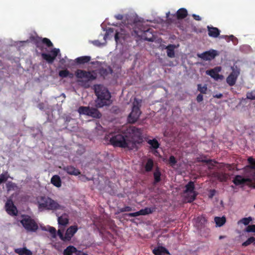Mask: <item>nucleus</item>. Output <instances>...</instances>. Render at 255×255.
I'll list each match as a JSON object with an SVG mask.
<instances>
[{
	"label": "nucleus",
	"mask_w": 255,
	"mask_h": 255,
	"mask_svg": "<svg viewBox=\"0 0 255 255\" xmlns=\"http://www.w3.org/2000/svg\"><path fill=\"white\" fill-rule=\"evenodd\" d=\"M95 93L97 97L96 101L97 108H102L111 104V95L107 88L100 85H96L95 87Z\"/></svg>",
	"instance_id": "f257e3e1"
},
{
	"label": "nucleus",
	"mask_w": 255,
	"mask_h": 255,
	"mask_svg": "<svg viewBox=\"0 0 255 255\" xmlns=\"http://www.w3.org/2000/svg\"><path fill=\"white\" fill-rule=\"evenodd\" d=\"M139 102L136 99H134L133 103V107L131 113L128 116V123L133 124L138 119L141 111L139 109Z\"/></svg>",
	"instance_id": "6e6552de"
},
{
	"label": "nucleus",
	"mask_w": 255,
	"mask_h": 255,
	"mask_svg": "<svg viewBox=\"0 0 255 255\" xmlns=\"http://www.w3.org/2000/svg\"><path fill=\"white\" fill-rule=\"evenodd\" d=\"M207 87L206 85H204L202 86L201 84H199L197 85V90L199 91L201 94H205L207 91Z\"/></svg>",
	"instance_id": "f704fd0d"
},
{
	"label": "nucleus",
	"mask_w": 255,
	"mask_h": 255,
	"mask_svg": "<svg viewBox=\"0 0 255 255\" xmlns=\"http://www.w3.org/2000/svg\"><path fill=\"white\" fill-rule=\"evenodd\" d=\"M61 56L60 49L58 48H53L50 53H42L41 55L42 58L49 64L53 63L56 57L59 55Z\"/></svg>",
	"instance_id": "9b49d317"
},
{
	"label": "nucleus",
	"mask_w": 255,
	"mask_h": 255,
	"mask_svg": "<svg viewBox=\"0 0 255 255\" xmlns=\"http://www.w3.org/2000/svg\"><path fill=\"white\" fill-rule=\"evenodd\" d=\"M78 227L77 225L71 226L69 227L65 233V238L67 241L71 240L72 237L78 231Z\"/></svg>",
	"instance_id": "f3484780"
},
{
	"label": "nucleus",
	"mask_w": 255,
	"mask_h": 255,
	"mask_svg": "<svg viewBox=\"0 0 255 255\" xmlns=\"http://www.w3.org/2000/svg\"><path fill=\"white\" fill-rule=\"evenodd\" d=\"M42 105V104H40L38 105V108L40 109H43Z\"/></svg>",
	"instance_id": "052dcab7"
},
{
	"label": "nucleus",
	"mask_w": 255,
	"mask_h": 255,
	"mask_svg": "<svg viewBox=\"0 0 255 255\" xmlns=\"http://www.w3.org/2000/svg\"><path fill=\"white\" fill-rule=\"evenodd\" d=\"M91 57L85 56L78 57L76 59V62L78 64H83L89 62L91 60Z\"/></svg>",
	"instance_id": "bb28decb"
},
{
	"label": "nucleus",
	"mask_w": 255,
	"mask_h": 255,
	"mask_svg": "<svg viewBox=\"0 0 255 255\" xmlns=\"http://www.w3.org/2000/svg\"><path fill=\"white\" fill-rule=\"evenodd\" d=\"M223 95L221 93H219V94H217L216 95H213V97L214 98H218V99L222 98L223 97Z\"/></svg>",
	"instance_id": "5fc2aeb1"
},
{
	"label": "nucleus",
	"mask_w": 255,
	"mask_h": 255,
	"mask_svg": "<svg viewBox=\"0 0 255 255\" xmlns=\"http://www.w3.org/2000/svg\"><path fill=\"white\" fill-rule=\"evenodd\" d=\"M254 208H255V205H254Z\"/></svg>",
	"instance_id": "774afa93"
},
{
	"label": "nucleus",
	"mask_w": 255,
	"mask_h": 255,
	"mask_svg": "<svg viewBox=\"0 0 255 255\" xmlns=\"http://www.w3.org/2000/svg\"><path fill=\"white\" fill-rule=\"evenodd\" d=\"M63 170L71 175L77 176L81 174L80 170L72 165L64 166Z\"/></svg>",
	"instance_id": "a211bd4d"
},
{
	"label": "nucleus",
	"mask_w": 255,
	"mask_h": 255,
	"mask_svg": "<svg viewBox=\"0 0 255 255\" xmlns=\"http://www.w3.org/2000/svg\"><path fill=\"white\" fill-rule=\"evenodd\" d=\"M38 210L40 211L44 210L55 211L63 209L64 207L59 205L52 199L45 196H41L37 201Z\"/></svg>",
	"instance_id": "39448f33"
},
{
	"label": "nucleus",
	"mask_w": 255,
	"mask_h": 255,
	"mask_svg": "<svg viewBox=\"0 0 255 255\" xmlns=\"http://www.w3.org/2000/svg\"><path fill=\"white\" fill-rule=\"evenodd\" d=\"M46 231H48L52 235V237L55 238L56 237V230L53 227H49L48 229H45Z\"/></svg>",
	"instance_id": "ea45409f"
},
{
	"label": "nucleus",
	"mask_w": 255,
	"mask_h": 255,
	"mask_svg": "<svg viewBox=\"0 0 255 255\" xmlns=\"http://www.w3.org/2000/svg\"><path fill=\"white\" fill-rule=\"evenodd\" d=\"M245 231L248 233H255V225H248Z\"/></svg>",
	"instance_id": "c03bdc74"
},
{
	"label": "nucleus",
	"mask_w": 255,
	"mask_h": 255,
	"mask_svg": "<svg viewBox=\"0 0 255 255\" xmlns=\"http://www.w3.org/2000/svg\"><path fill=\"white\" fill-rule=\"evenodd\" d=\"M78 112L80 115H87L95 119H100L102 117V114L95 108L80 106Z\"/></svg>",
	"instance_id": "0eeeda50"
},
{
	"label": "nucleus",
	"mask_w": 255,
	"mask_h": 255,
	"mask_svg": "<svg viewBox=\"0 0 255 255\" xmlns=\"http://www.w3.org/2000/svg\"><path fill=\"white\" fill-rule=\"evenodd\" d=\"M76 254V255H88L87 253H84L83 252L79 250H77Z\"/></svg>",
	"instance_id": "864d4df0"
},
{
	"label": "nucleus",
	"mask_w": 255,
	"mask_h": 255,
	"mask_svg": "<svg viewBox=\"0 0 255 255\" xmlns=\"http://www.w3.org/2000/svg\"><path fill=\"white\" fill-rule=\"evenodd\" d=\"M77 82L83 87L88 88L90 87L89 81L95 80L97 75L94 71H87L84 70L78 69L75 72Z\"/></svg>",
	"instance_id": "20e7f679"
},
{
	"label": "nucleus",
	"mask_w": 255,
	"mask_h": 255,
	"mask_svg": "<svg viewBox=\"0 0 255 255\" xmlns=\"http://www.w3.org/2000/svg\"><path fill=\"white\" fill-rule=\"evenodd\" d=\"M175 46L173 44H169L166 47L167 55L170 58H173L175 56L174 49Z\"/></svg>",
	"instance_id": "c756f323"
},
{
	"label": "nucleus",
	"mask_w": 255,
	"mask_h": 255,
	"mask_svg": "<svg viewBox=\"0 0 255 255\" xmlns=\"http://www.w3.org/2000/svg\"><path fill=\"white\" fill-rule=\"evenodd\" d=\"M51 183L57 187H60L61 186V179L57 175H54L52 177Z\"/></svg>",
	"instance_id": "393cba45"
},
{
	"label": "nucleus",
	"mask_w": 255,
	"mask_h": 255,
	"mask_svg": "<svg viewBox=\"0 0 255 255\" xmlns=\"http://www.w3.org/2000/svg\"><path fill=\"white\" fill-rule=\"evenodd\" d=\"M147 143L154 149H157L159 146V143L156 139H150L147 141Z\"/></svg>",
	"instance_id": "72a5a7b5"
},
{
	"label": "nucleus",
	"mask_w": 255,
	"mask_h": 255,
	"mask_svg": "<svg viewBox=\"0 0 255 255\" xmlns=\"http://www.w3.org/2000/svg\"><path fill=\"white\" fill-rule=\"evenodd\" d=\"M219 68H220L219 67H217L213 69L207 70L206 71V74L210 76L212 78H214L216 80H218L219 79H222L223 78V76L222 75H220L218 73L219 70H217V69Z\"/></svg>",
	"instance_id": "6ab92c4d"
},
{
	"label": "nucleus",
	"mask_w": 255,
	"mask_h": 255,
	"mask_svg": "<svg viewBox=\"0 0 255 255\" xmlns=\"http://www.w3.org/2000/svg\"><path fill=\"white\" fill-rule=\"evenodd\" d=\"M20 222L27 232H35L38 228L35 220L28 215L22 216V219Z\"/></svg>",
	"instance_id": "423d86ee"
},
{
	"label": "nucleus",
	"mask_w": 255,
	"mask_h": 255,
	"mask_svg": "<svg viewBox=\"0 0 255 255\" xmlns=\"http://www.w3.org/2000/svg\"><path fill=\"white\" fill-rule=\"evenodd\" d=\"M125 131L126 136L129 139V142L133 144V149H136V144L140 143L142 141L143 130L134 126H129Z\"/></svg>",
	"instance_id": "f03ea898"
},
{
	"label": "nucleus",
	"mask_w": 255,
	"mask_h": 255,
	"mask_svg": "<svg viewBox=\"0 0 255 255\" xmlns=\"http://www.w3.org/2000/svg\"><path fill=\"white\" fill-rule=\"evenodd\" d=\"M154 176V183L156 184L160 181L161 180V173L159 170L157 169L153 173Z\"/></svg>",
	"instance_id": "473e14b6"
},
{
	"label": "nucleus",
	"mask_w": 255,
	"mask_h": 255,
	"mask_svg": "<svg viewBox=\"0 0 255 255\" xmlns=\"http://www.w3.org/2000/svg\"><path fill=\"white\" fill-rule=\"evenodd\" d=\"M226 176L225 175H223V179L226 180Z\"/></svg>",
	"instance_id": "69168bd1"
},
{
	"label": "nucleus",
	"mask_w": 255,
	"mask_h": 255,
	"mask_svg": "<svg viewBox=\"0 0 255 255\" xmlns=\"http://www.w3.org/2000/svg\"><path fill=\"white\" fill-rule=\"evenodd\" d=\"M5 208L8 214L11 216L17 215L18 212L17 208L11 199H7L5 204Z\"/></svg>",
	"instance_id": "ddd939ff"
},
{
	"label": "nucleus",
	"mask_w": 255,
	"mask_h": 255,
	"mask_svg": "<svg viewBox=\"0 0 255 255\" xmlns=\"http://www.w3.org/2000/svg\"><path fill=\"white\" fill-rule=\"evenodd\" d=\"M57 235L59 237L60 239L63 241H67L65 238V235L63 236V232H62L60 230H58L57 231Z\"/></svg>",
	"instance_id": "de8ad7c7"
},
{
	"label": "nucleus",
	"mask_w": 255,
	"mask_h": 255,
	"mask_svg": "<svg viewBox=\"0 0 255 255\" xmlns=\"http://www.w3.org/2000/svg\"><path fill=\"white\" fill-rule=\"evenodd\" d=\"M187 15V10L184 8H179L176 12V17L178 19H183L185 18Z\"/></svg>",
	"instance_id": "412c9836"
},
{
	"label": "nucleus",
	"mask_w": 255,
	"mask_h": 255,
	"mask_svg": "<svg viewBox=\"0 0 255 255\" xmlns=\"http://www.w3.org/2000/svg\"><path fill=\"white\" fill-rule=\"evenodd\" d=\"M132 210V209L130 206H126L124 208H122L119 209V212L120 213L125 212H130Z\"/></svg>",
	"instance_id": "a18cd8bd"
},
{
	"label": "nucleus",
	"mask_w": 255,
	"mask_h": 255,
	"mask_svg": "<svg viewBox=\"0 0 255 255\" xmlns=\"http://www.w3.org/2000/svg\"><path fill=\"white\" fill-rule=\"evenodd\" d=\"M214 221L217 226L221 227L225 224L226 219L224 216L222 217H216L214 218Z\"/></svg>",
	"instance_id": "7c9ffc66"
},
{
	"label": "nucleus",
	"mask_w": 255,
	"mask_h": 255,
	"mask_svg": "<svg viewBox=\"0 0 255 255\" xmlns=\"http://www.w3.org/2000/svg\"><path fill=\"white\" fill-rule=\"evenodd\" d=\"M135 33H136L137 35H138V31H137L136 29L134 30Z\"/></svg>",
	"instance_id": "0e129e2a"
},
{
	"label": "nucleus",
	"mask_w": 255,
	"mask_h": 255,
	"mask_svg": "<svg viewBox=\"0 0 255 255\" xmlns=\"http://www.w3.org/2000/svg\"><path fill=\"white\" fill-rule=\"evenodd\" d=\"M169 162L172 166L174 165L177 162L175 157L173 155L170 156L169 159Z\"/></svg>",
	"instance_id": "49530a36"
},
{
	"label": "nucleus",
	"mask_w": 255,
	"mask_h": 255,
	"mask_svg": "<svg viewBox=\"0 0 255 255\" xmlns=\"http://www.w3.org/2000/svg\"><path fill=\"white\" fill-rule=\"evenodd\" d=\"M32 39L36 47L41 51L43 50V44H45L48 48L53 46L52 42L47 38L37 37L36 38L33 37Z\"/></svg>",
	"instance_id": "f8f14e48"
},
{
	"label": "nucleus",
	"mask_w": 255,
	"mask_h": 255,
	"mask_svg": "<svg viewBox=\"0 0 255 255\" xmlns=\"http://www.w3.org/2000/svg\"><path fill=\"white\" fill-rule=\"evenodd\" d=\"M248 161L250 164V165H248L247 167L252 169H255V160L253 157H249L248 158Z\"/></svg>",
	"instance_id": "c9c22d12"
},
{
	"label": "nucleus",
	"mask_w": 255,
	"mask_h": 255,
	"mask_svg": "<svg viewBox=\"0 0 255 255\" xmlns=\"http://www.w3.org/2000/svg\"><path fill=\"white\" fill-rule=\"evenodd\" d=\"M115 39L116 41H117L119 39V33L118 32H117L115 34Z\"/></svg>",
	"instance_id": "13d9d810"
},
{
	"label": "nucleus",
	"mask_w": 255,
	"mask_h": 255,
	"mask_svg": "<svg viewBox=\"0 0 255 255\" xmlns=\"http://www.w3.org/2000/svg\"><path fill=\"white\" fill-rule=\"evenodd\" d=\"M153 253L155 255H163L164 254H169L168 250L164 247H158L153 250Z\"/></svg>",
	"instance_id": "5701e85b"
},
{
	"label": "nucleus",
	"mask_w": 255,
	"mask_h": 255,
	"mask_svg": "<svg viewBox=\"0 0 255 255\" xmlns=\"http://www.w3.org/2000/svg\"><path fill=\"white\" fill-rule=\"evenodd\" d=\"M184 193H188L185 198L188 203H192L196 198L198 193L195 191V185L193 181L189 182L185 185Z\"/></svg>",
	"instance_id": "1a4fd4ad"
},
{
	"label": "nucleus",
	"mask_w": 255,
	"mask_h": 255,
	"mask_svg": "<svg viewBox=\"0 0 255 255\" xmlns=\"http://www.w3.org/2000/svg\"><path fill=\"white\" fill-rule=\"evenodd\" d=\"M232 72L226 78V82L230 86L235 85L237 79L240 74V69L237 65L231 67Z\"/></svg>",
	"instance_id": "9d476101"
},
{
	"label": "nucleus",
	"mask_w": 255,
	"mask_h": 255,
	"mask_svg": "<svg viewBox=\"0 0 255 255\" xmlns=\"http://www.w3.org/2000/svg\"><path fill=\"white\" fill-rule=\"evenodd\" d=\"M218 53L215 50H210L204 52L201 54L199 55V57L204 60H211L213 59L217 55Z\"/></svg>",
	"instance_id": "dca6fc26"
},
{
	"label": "nucleus",
	"mask_w": 255,
	"mask_h": 255,
	"mask_svg": "<svg viewBox=\"0 0 255 255\" xmlns=\"http://www.w3.org/2000/svg\"><path fill=\"white\" fill-rule=\"evenodd\" d=\"M208 35L209 36L217 38L218 37L220 33V30L217 27H215L213 26H207Z\"/></svg>",
	"instance_id": "aec40b11"
},
{
	"label": "nucleus",
	"mask_w": 255,
	"mask_h": 255,
	"mask_svg": "<svg viewBox=\"0 0 255 255\" xmlns=\"http://www.w3.org/2000/svg\"><path fill=\"white\" fill-rule=\"evenodd\" d=\"M225 238V236H220L219 237V239L220 240H221V239H224V238Z\"/></svg>",
	"instance_id": "e2e57ef3"
},
{
	"label": "nucleus",
	"mask_w": 255,
	"mask_h": 255,
	"mask_svg": "<svg viewBox=\"0 0 255 255\" xmlns=\"http://www.w3.org/2000/svg\"><path fill=\"white\" fill-rule=\"evenodd\" d=\"M206 162L207 163H208V162H210V160H207Z\"/></svg>",
	"instance_id": "338daca9"
},
{
	"label": "nucleus",
	"mask_w": 255,
	"mask_h": 255,
	"mask_svg": "<svg viewBox=\"0 0 255 255\" xmlns=\"http://www.w3.org/2000/svg\"><path fill=\"white\" fill-rule=\"evenodd\" d=\"M234 38V36L233 35H231L229 36V38L230 40H233V39Z\"/></svg>",
	"instance_id": "680f3d73"
},
{
	"label": "nucleus",
	"mask_w": 255,
	"mask_h": 255,
	"mask_svg": "<svg viewBox=\"0 0 255 255\" xmlns=\"http://www.w3.org/2000/svg\"><path fill=\"white\" fill-rule=\"evenodd\" d=\"M73 74L69 72V74L68 75V77H70V78H72L73 77Z\"/></svg>",
	"instance_id": "bf43d9fd"
},
{
	"label": "nucleus",
	"mask_w": 255,
	"mask_h": 255,
	"mask_svg": "<svg viewBox=\"0 0 255 255\" xmlns=\"http://www.w3.org/2000/svg\"><path fill=\"white\" fill-rule=\"evenodd\" d=\"M110 142L114 147L128 148L129 150H133V144L129 142V139L126 136L125 131L123 134L113 135L110 139Z\"/></svg>",
	"instance_id": "7ed1b4c3"
},
{
	"label": "nucleus",
	"mask_w": 255,
	"mask_h": 255,
	"mask_svg": "<svg viewBox=\"0 0 255 255\" xmlns=\"http://www.w3.org/2000/svg\"><path fill=\"white\" fill-rule=\"evenodd\" d=\"M192 17L194 18V19L197 21H200L201 20V18L200 16L198 15L193 14H192Z\"/></svg>",
	"instance_id": "603ef678"
},
{
	"label": "nucleus",
	"mask_w": 255,
	"mask_h": 255,
	"mask_svg": "<svg viewBox=\"0 0 255 255\" xmlns=\"http://www.w3.org/2000/svg\"><path fill=\"white\" fill-rule=\"evenodd\" d=\"M115 17L118 20H122L123 18V16L122 14H117L115 15Z\"/></svg>",
	"instance_id": "6e6d98bb"
},
{
	"label": "nucleus",
	"mask_w": 255,
	"mask_h": 255,
	"mask_svg": "<svg viewBox=\"0 0 255 255\" xmlns=\"http://www.w3.org/2000/svg\"><path fill=\"white\" fill-rule=\"evenodd\" d=\"M254 241H255V238L254 237H251L249 238L246 241L242 244V246L247 247L251 244H254Z\"/></svg>",
	"instance_id": "e433bc0d"
},
{
	"label": "nucleus",
	"mask_w": 255,
	"mask_h": 255,
	"mask_svg": "<svg viewBox=\"0 0 255 255\" xmlns=\"http://www.w3.org/2000/svg\"><path fill=\"white\" fill-rule=\"evenodd\" d=\"M113 73V70L110 67H108V68H105L104 67H101L99 69V74L101 75V76L105 78L109 74H112Z\"/></svg>",
	"instance_id": "4be33fe9"
},
{
	"label": "nucleus",
	"mask_w": 255,
	"mask_h": 255,
	"mask_svg": "<svg viewBox=\"0 0 255 255\" xmlns=\"http://www.w3.org/2000/svg\"><path fill=\"white\" fill-rule=\"evenodd\" d=\"M196 100L197 102L200 103L203 100V96L202 95V94H199L198 95L196 98Z\"/></svg>",
	"instance_id": "8fccbe9b"
},
{
	"label": "nucleus",
	"mask_w": 255,
	"mask_h": 255,
	"mask_svg": "<svg viewBox=\"0 0 255 255\" xmlns=\"http://www.w3.org/2000/svg\"><path fill=\"white\" fill-rule=\"evenodd\" d=\"M215 193H216V190L215 189H211L209 191V198H212L215 195Z\"/></svg>",
	"instance_id": "09e8293b"
},
{
	"label": "nucleus",
	"mask_w": 255,
	"mask_h": 255,
	"mask_svg": "<svg viewBox=\"0 0 255 255\" xmlns=\"http://www.w3.org/2000/svg\"><path fill=\"white\" fill-rule=\"evenodd\" d=\"M252 220V218L251 217H249L248 218H243L242 220H240V222L244 224L245 225H248Z\"/></svg>",
	"instance_id": "79ce46f5"
},
{
	"label": "nucleus",
	"mask_w": 255,
	"mask_h": 255,
	"mask_svg": "<svg viewBox=\"0 0 255 255\" xmlns=\"http://www.w3.org/2000/svg\"><path fill=\"white\" fill-rule=\"evenodd\" d=\"M15 252L19 255H32V252L25 248L16 249Z\"/></svg>",
	"instance_id": "c85d7f7f"
},
{
	"label": "nucleus",
	"mask_w": 255,
	"mask_h": 255,
	"mask_svg": "<svg viewBox=\"0 0 255 255\" xmlns=\"http://www.w3.org/2000/svg\"><path fill=\"white\" fill-rule=\"evenodd\" d=\"M247 98L251 100H255V90L247 93Z\"/></svg>",
	"instance_id": "37998d69"
},
{
	"label": "nucleus",
	"mask_w": 255,
	"mask_h": 255,
	"mask_svg": "<svg viewBox=\"0 0 255 255\" xmlns=\"http://www.w3.org/2000/svg\"><path fill=\"white\" fill-rule=\"evenodd\" d=\"M58 223L59 225L64 226H66L68 224L69 219L65 214L62 215L60 217H58Z\"/></svg>",
	"instance_id": "cd10ccee"
},
{
	"label": "nucleus",
	"mask_w": 255,
	"mask_h": 255,
	"mask_svg": "<svg viewBox=\"0 0 255 255\" xmlns=\"http://www.w3.org/2000/svg\"><path fill=\"white\" fill-rule=\"evenodd\" d=\"M79 178L83 182H86L90 180L88 177L83 175H81L80 176H79Z\"/></svg>",
	"instance_id": "3c124183"
},
{
	"label": "nucleus",
	"mask_w": 255,
	"mask_h": 255,
	"mask_svg": "<svg viewBox=\"0 0 255 255\" xmlns=\"http://www.w3.org/2000/svg\"><path fill=\"white\" fill-rule=\"evenodd\" d=\"M6 187L8 191H10L11 190H14L16 187V184L11 181H8L6 184Z\"/></svg>",
	"instance_id": "4c0bfd02"
},
{
	"label": "nucleus",
	"mask_w": 255,
	"mask_h": 255,
	"mask_svg": "<svg viewBox=\"0 0 255 255\" xmlns=\"http://www.w3.org/2000/svg\"><path fill=\"white\" fill-rule=\"evenodd\" d=\"M69 71L67 69L61 70L59 72V76L62 78H66L68 76Z\"/></svg>",
	"instance_id": "a19ab883"
},
{
	"label": "nucleus",
	"mask_w": 255,
	"mask_h": 255,
	"mask_svg": "<svg viewBox=\"0 0 255 255\" xmlns=\"http://www.w3.org/2000/svg\"><path fill=\"white\" fill-rule=\"evenodd\" d=\"M7 173H2L0 175V184L5 182L8 178Z\"/></svg>",
	"instance_id": "58836bf2"
},
{
	"label": "nucleus",
	"mask_w": 255,
	"mask_h": 255,
	"mask_svg": "<svg viewBox=\"0 0 255 255\" xmlns=\"http://www.w3.org/2000/svg\"><path fill=\"white\" fill-rule=\"evenodd\" d=\"M154 211V208H145L144 209H141L139 211L126 214L125 215L128 217H137L140 215H146L152 213Z\"/></svg>",
	"instance_id": "2eb2a0df"
},
{
	"label": "nucleus",
	"mask_w": 255,
	"mask_h": 255,
	"mask_svg": "<svg viewBox=\"0 0 255 255\" xmlns=\"http://www.w3.org/2000/svg\"><path fill=\"white\" fill-rule=\"evenodd\" d=\"M93 43L96 46H99L100 45V43L98 40H95L93 42Z\"/></svg>",
	"instance_id": "4d7b16f0"
},
{
	"label": "nucleus",
	"mask_w": 255,
	"mask_h": 255,
	"mask_svg": "<svg viewBox=\"0 0 255 255\" xmlns=\"http://www.w3.org/2000/svg\"><path fill=\"white\" fill-rule=\"evenodd\" d=\"M247 181V179L242 177L241 175H236L233 181L237 186L244 184Z\"/></svg>",
	"instance_id": "b1692460"
},
{
	"label": "nucleus",
	"mask_w": 255,
	"mask_h": 255,
	"mask_svg": "<svg viewBox=\"0 0 255 255\" xmlns=\"http://www.w3.org/2000/svg\"><path fill=\"white\" fill-rule=\"evenodd\" d=\"M136 26H139L140 28L139 29L141 32H142L141 36V37L145 40L148 41L152 42L154 41V38L153 36L152 35L150 37H147L145 35L147 34V33H151L150 30H151L150 28H147L143 25V23L141 22L136 23Z\"/></svg>",
	"instance_id": "4468645a"
},
{
	"label": "nucleus",
	"mask_w": 255,
	"mask_h": 255,
	"mask_svg": "<svg viewBox=\"0 0 255 255\" xmlns=\"http://www.w3.org/2000/svg\"><path fill=\"white\" fill-rule=\"evenodd\" d=\"M153 165L154 163L153 160L151 158H148L144 166L145 171L147 172L151 171L153 169Z\"/></svg>",
	"instance_id": "2f4dec72"
},
{
	"label": "nucleus",
	"mask_w": 255,
	"mask_h": 255,
	"mask_svg": "<svg viewBox=\"0 0 255 255\" xmlns=\"http://www.w3.org/2000/svg\"><path fill=\"white\" fill-rule=\"evenodd\" d=\"M77 249L73 246H69L63 251V255H72L77 252Z\"/></svg>",
	"instance_id": "a878e982"
}]
</instances>
